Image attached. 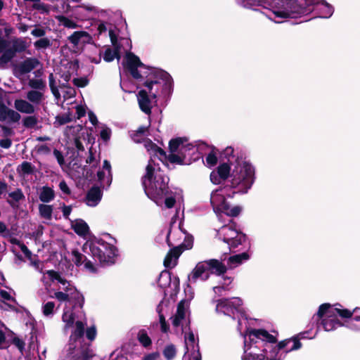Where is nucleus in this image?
Segmentation results:
<instances>
[{"mask_svg":"<svg viewBox=\"0 0 360 360\" xmlns=\"http://www.w3.org/2000/svg\"><path fill=\"white\" fill-rule=\"evenodd\" d=\"M242 305L238 297L221 299L217 301L215 311L232 321L237 319L238 330L244 338L243 360H283L287 353L302 347L296 338L276 344V338L266 330L252 328Z\"/></svg>","mask_w":360,"mask_h":360,"instance_id":"nucleus-1","label":"nucleus"},{"mask_svg":"<svg viewBox=\"0 0 360 360\" xmlns=\"http://www.w3.org/2000/svg\"><path fill=\"white\" fill-rule=\"evenodd\" d=\"M123 65L138 84L143 85L137 94V101L140 109L150 115L153 106L157 103V98L170 91L171 76L162 70L146 66L138 56L130 52L126 53Z\"/></svg>","mask_w":360,"mask_h":360,"instance_id":"nucleus-2","label":"nucleus"},{"mask_svg":"<svg viewBox=\"0 0 360 360\" xmlns=\"http://www.w3.org/2000/svg\"><path fill=\"white\" fill-rule=\"evenodd\" d=\"M242 6L253 8L260 6L267 11L266 15L275 22H282L286 18H304L307 21L310 15L314 18H329L333 7L326 0H237Z\"/></svg>","mask_w":360,"mask_h":360,"instance_id":"nucleus-3","label":"nucleus"},{"mask_svg":"<svg viewBox=\"0 0 360 360\" xmlns=\"http://www.w3.org/2000/svg\"><path fill=\"white\" fill-rule=\"evenodd\" d=\"M144 146L150 155L146 173L142 180L145 193L158 206L172 208L176 203L180 204L183 201V194L179 188L168 190L169 178L157 162L160 161L164 165V161L167 160L166 153L150 140H146Z\"/></svg>","mask_w":360,"mask_h":360,"instance_id":"nucleus-4","label":"nucleus"},{"mask_svg":"<svg viewBox=\"0 0 360 360\" xmlns=\"http://www.w3.org/2000/svg\"><path fill=\"white\" fill-rule=\"evenodd\" d=\"M82 250L85 254L90 255L94 261L76 250L72 251V260L77 266L83 264L84 269L91 273L97 271V262L102 264H113L117 252L114 245L98 239L87 240L84 244Z\"/></svg>","mask_w":360,"mask_h":360,"instance_id":"nucleus-5","label":"nucleus"},{"mask_svg":"<svg viewBox=\"0 0 360 360\" xmlns=\"http://www.w3.org/2000/svg\"><path fill=\"white\" fill-rule=\"evenodd\" d=\"M62 321L64 323V332L71 330L68 355L72 359L70 360H87L92 357L94 353L89 345L84 343L86 321L77 319L73 311L69 308L63 312Z\"/></svg>","mask_w":360,"mask_h":360,"instance_id":"nucleus-6","label":"nucleus"},{"mask_svg":"<svg viewBox=\"0 0 360 360\" xmlns=\"http://www.w3.org/2000/svg\"><path fill=\"white\" fill-rule=\"evenodd\" d=\"M255 181L253 166L243 159H236L230 174V184L237 193H246Z\"/></svg>","mask_w":360,"mask_h":360,"instance_id":"nucleus-7","label":"nucleus"},{"mask_svg":"<svg viewBox=\"0 0 360 360\" xmlns=\"http://www.w3.org/2000/svg\"><path fill=\"white\" fill-rule=\"evenodd\" d=\"M236 193H237L229 185L219 187L212 192L210 202L219 219H221L222 214L229 217H236L241 212L240 207H231L228 202V199L233 198Z\"/></svg>","mask_w":360,"mask_h":360,"instance_id":"nucleus-8","label":"nucleus"},{"mask_svg":"<svg viewBox=\"0 0 360 360\" xmlns=\"http://www.w3.org/2000/svg\"><path fill=\"white\" fill-rule=\"evenodd\" d=\"M226 271V266L217 259H208L198 262L188 276V281L191 283H195L198 281H205L211 274L217 275L224 274Z\"/></svg>","mask_w":360,"mask_h":360,"instance_id":"nucleus-9","label":"nucleus"},{"mask_svg":"<svg viewBox=\"0 0 360 360\" xmlns=\"http://www.w3.org/2000/svg\"><path fill=\"white\" fill-rule=\"evenodd\" d=\"M53 289L55 290V288ZM51 297L60 302H65L63 312L67 308L73 311V308L77 305L82 307L84 302L83 295L67 281H63L56 288V292Z\"/></svg>","mask_w":360,"mask_h":360,"instance_id":"nucleus-10","label":"nucleus"},{"mask_svg":"<svg viewBox=\"0 0 360 360\" xmlns=\"http://www.w3.org/2000/svg\"><path fill=\"white\" fill-rule=\"evenodd\" d=\"M343 309L335 308L329 304H322L317 311L316 316L321 319V324L323 329L327 331H333L341 326H346V323H342L339 316L343 317L342 311Z\"/></svg>","mask_w":360,"mask_h":360,"instance_id":"nucleus-11","label":"nucleus"},{"mask_svg":"<svg viewBox=\"0 0 360 360\" xmlns=\"http://www.w3.org/2000/svg\"><path fill=\"white\" fill-rule=\"evenodd\" d=\"M169 146L171 154L168 160L172 163L183 164L186 157L191 156L197 151L195 145L189 143L186 138L172 139Z\"/></svg>","mask_w":360,"mask_h":360,"instance_id":"nucleus-12","label":"nucleus"},{"mask_svg":"<svg viewBox=\"0 0 360 360\" xmlns=\"http://www.w3.org/2000/svg\"><path fill=\"white\" fill-rule=\"evenodd\" d=\"M169 246H174L179 250H189L193 247V237L184 231L180 225L172 219L169 230L167 234Z\"/></svg>","mask_w":360,"mask_h":360,"instance_id":"nucleus-13","label":"nucleus"},{"mask_svg":"<svg viewBox=\"0 0 360 360\" xmlns=\"http://www.w3.org/2000/svg\"><path fill=\"white\" fill-rule=\"evenodd\" d=\"M217 237L227 244L229 249L237 248L246 243V236L238 231L233 222L222 226L217 231Z\"/></svg>","mask_w":360,"mask_h":360,"instance_id":"nucleus-14","label":"nucleus"},{"mask_svg":"<svg viewBox=\"0 0 360 360\" xmlns=\"http://www.w3.org/2000/svg\"><path fill=\"white\" fill-rule=\"evenodd\" d=\"M170 319L176 333H183L184 329L189 326V313L184 301L178 304L176 313Z\"/></svg>","mask_w":360,"mask_h":360,"instance_id":"nucleus-15","label":"nucleus"},{"mask_svg":"<svg viewBox=\"0 0 360 360\" xmlns=\"http://www.w3.org/2000/svg\"><path fill=\"white\" fill-rule=\"evenodd\" d=\"M183 333L185 334L184 339L186 349L183 360H193L195 353H198L201 358L198 339L195 334L190 330L189 326L187 328H185Z\"/></svg>","mask_w":360,"mask_h":360,"instance_id":"nucleus-16","label":"nucleus"},{"mask_svg":"<svg viewBox=\"0 0 360 360\" xmlns=\"http://www.w3.org/2000/svg\"><path fill=\"white\" fill-rule=\"evenodd\" d=\"M342 315L344 318H350L345 321L346 327L352 330H360V307L354 308L352 311L343 309Z\"/></svg>","mask_w":360,"mask_h":360,"instance_id":"nucleus-17","label":"nucleus"},{"mask_svg":"<svg viewBox=\"0 0 360 360\" xmlns=\"http://www.w3.org/2000/svg\"><path fill=\"white\" fill-rule=\"evenodd\" d=\"M65 281L66 280L63 278L57 272L53 270H49L43 273L41 278V281L44 284L46 289L49 291L51 290L52 285L57 288L61 284V283H63V281Z\"/></svg>","mask_w":360,"mask_h":360,"instance_id":"nucleus-18","label":"nucleus"},{"mask_svg":"<svg viewBox=\"0 0 360 360\" xmlns=\"http://www.w3.org/2000/svg\"><path fill=\"white\" fill-rule=\"evenodd\" d=\"M98 179L103 188H108L112 182L111 166L108 160H104L103 169L97 173Z\"/></svg>","mask_w":360,"mask_h":360,"instance_id":"nucleus-19","label":"nucleus"},{"mask_svg":"<svg viewBox=\"0 0 360 360\" xmlns=\"http://www.w3.org/2000/svg\"><path fill=\"white\" fill-rule=\"evenodd\" d=\"M77 8V15L80 20H86L96 18L97 6L90 4H82Z\"/></svg>","mask_w":360,"mask_h":360,"instance_id":"nucleus-20","label":"nucleus"},{"mask_svg":"<svg viewBox=\"0 0 360 360\" xmlns=\"http://www.w3.org/2000/svg\"><path fill=\"white\" fill-rule=\"evenodd\" d=\"M107 32L108 33L112 44L115 46L117 34L115 30V27L109 21L98 20L97 24V34L101 35Z\"/></svg>","mask_w":360,"mask_h":360,"instance_id":"nucleus-21","label":"nucleus"},{"mask_svg":"<svg viewBox=\"0 0 360 360\" xmlns=\"http://www.w3.org/2000/svg\"><path fill=\"white\" fill-rule=\"evenodd\" d=\"M20 119V115L11 109L8 108L2 102H0V121L9 123L17 122Z\"/></svg>","mask_w":360,"mask_h":360,"instance_id":"nucleus-22","label":"nucleus"},{"mask_svg":"<svg viewBox=\"0 0 360 360\" xmlns=\"http://www.w3.org/2000/svg\"><path fill=\"white\" fill-rule=\"evenodd\" d=\"M169 310V306L167 302L162 301L157 307V312L159 316V323L160 325V330L162 333H167L169 330V326L165 320V313Z\"/></svg>","mask_w":360,"mask_h":360,"instance_id":"nucleus-23","label":"nucleus"},{"mask_svg":"<svg viewBox=\"0 0 360 360\" xmlns=\"http://www.w3.org/2000/svg\"><path fill=\"white\" fill-rule=\"evenodd\" d=\"M91 35L85 31L74 32L69 37L68 41L74 46H78L85 44H89L91 41Z\"/></svg>","mask_w":360,"mask_h":360,"instance_id":"nucleus-24","label":"nucleus"},{"mask_svg":"<svg viewBox=\"0 0 360 360\" xmlns=\"http://www.w3.org/2000/svg\"><path fill=\"white\" fill-rule=\"evenodd\" d=\"M82 128L80 125H75L74 127H68L65 131V135L68 139H74L75 146L78 152L84 151V146L80 140V138L77 136V133L82 130Z\"/></svg>","mask_w":360,"mask_h":360,"instance_id":"nucleus-25","label":"nucleus"},{"mask_svg":"<svg viewBox=\"0 0 360 360\" xmlns=\"http://www.w3.org/2000/svg\"><path fill=\"white\" fill-rule=\"evenodd\" d=\"M102 191L98 187L91 188L86 196V203L88 206H96L102 198Z\"/></svg>","mask_w":360,"mask_h":360,"instance_id":"nucleus-26","label":"nucleus"},{"mask_svg":"<svg viewBox=\"0 0 360 360\" xmlns=\"http://www.w3.org/2000/svg\"><path fill=\"white\" fill-rule=\"evenodd\" d=\"M71 227L77 235L82 237L86 236L89 233L88 224L81 219L71 221Z\"/></svg>","mask_w":360,"mask_h":360,"instance_id":"nucleus-27","label":"nucleus"},{"mask_svg":"<svg viewBox=\"0 0 360 360\" xmlns=\"http://www.w3.org/2000/svg\"><path fill=\"white\" fill-rule=\"evenodd\" d=\"M184 250L174 248L166 255L164 260V265L167 268H173L177 264V260Z\"/></svg>","mask_w":360,"mask_h":360,"instance_id":"nucleus-28","label":"nucleus"},{"mask_svg":"<svg viewBox=\"0 0 360 360\" xmlns=\"http://www.w3.org/2000/svg\"><path fill=\"white\" fill-rule=\"evenodd\" d=\"M234 163L235 161L233 162L229 159V162L221 164L218 167L217 170L215 172L218 174L220 179L225 180L229 176L230 177Z\"/></svg>","mask_w":360,"mask_h":360,"instance_id":"nucleus-29","label":"nucleus"},{"mask_svg":"<svg viewBox=\"0 0 360 360\" xmlns=\"http://www.w3.org/2000/svg\"><path fill=\"white\" fill-rule=\"evenodd\" d=\"M14 107L18 111L25 114H32L35 110L33 105L22 99L15 100Z\"/></svg>","mask_w":360,"mask_h":360,"instance_id":"nucleus-30","label":"nucleus"},{"mask_svg":"<svg viewBox=\"0 0 360 360\" xmlns=\"http://www.w3.org/2000/svg\"><path fill=\"white\" fill-rule=\"evenodd\" d=\"M39 64L37 59L27 58L19 65L18 70L21 74H26L36 68Z\"/></svg>","mask_w":360,"mask_h":360,"instance_id":"nucleus-31","label":"nucleus"},{"mask_svg":"<svg viewBox=\"0 0 360 360\" xmlns=\"http://www.w3.org/2000/svg\"><path fill=\"white\" fill-rule=\"evenodd\" d=\"M250 258V255L247 252H243L240 254H238L233 256H231L229 258L228 260V266L230 269H233L241 264L243 262L248 260Z\"/></svg>","mask_w":360,"mask_h":360,"instance_id":"nucleus-32","label":"nucleus"},{"mask_svg":"<svg viewBox=\"0 0 360 360\" xmlns=\"http://www.w3.org/2000/svg\"><path fill=\"white\" fill-rule=\"evenodd\" d=\"M39 198L43 202H49L55 198L54 191L50 187L43 186L39 191Z\"/></svg>","mask_w":360,"mask_h":360,"instance_id":"nucleus-33","label":"nucleus"},{"mask_svg":"<svg viewBox=\"0 0 360 360\" xmlns=\"http://www.w3.org/2000/svg\"><path fill=\"white\" fill-rule=\"evenodd\" d=\"M113 46L115 49L113 51L110 49H107L104 53L103 59L106 62H111L115 58H117L118 60L120 59V50L117 45V39H116L115 46Z\"/></svg>","mask_w":360,"mask_h":360,"instance_id":"nucleus-34","label":"nucleus"},{"mask_svg":"<svg viewBox=\"0 0 360 360\" xmlns=\"http://www.w3.org/2000/svg\"><path fill=\"white\" fill-rule=\"evenodd\" d=\"M158 283V285L163 289L171 287L172 278L169 272L167 271H162L159 276Z\"/></svg>","mask_w":360,"mask_h":360,"instance_id":"nucleus-35","label":"nucleus"},{"mask_svg":"<svg viewBox=\"0 0 360 360\" xmlns=\"http://www.w3.org/2000/svg\"><path fill=\"white\" fill-rule=\"evenodd\" d=\"M176 347L172 343L166 345L162 349V354L166 360H173L176 357Z\"/></svg>","mask_w":360,"mask_h":360,"instance_id":"nucleus-36","label":"nucleus"},{"mask_svg":"<svg viewBox=\"0 0 360 360\" xmlns=\"http://www.w3.org/2000/svg\"><path fill=\"white\" fill-rule=\"evenodd\" d=\"M53 210V208L52 205L46 204H40L39 205V212L41 217L46 220L51 219Z\"/></svg>","mask_w":360,"mask_h":360,"instance_id":"nucleus-37","label":"nucleus"},{"mask_svg":"<svg viewBox=\"0 0 360 360\" xmlns=\"http://www.w3.org/2000/svg\"><path fill=\"white\" fill-rule=\"evenodd\" d=\"M28 85L36 91H44L46 87V81L41 78L30 79Z\"/></svg>","mask_w":360,"mask_h":360,"instance_id":"nucleus-38","label":"nucleus"},{"mask_svg":"<svg viewBox=\"0 0 360 360\" xmlns=\"http://www.w3.org/2000/svg\"><path fill=\"white\" fill-rule=\"evenodd\" d=\"M44 91L31 90L27 94V98L32 103L39 104L44 99Z\"/></svg>","mask_w":360,"mask_h":360,"instance_id":"nucleus-39","label":"nucleus"},{"mask_svg":"<svg viewBox=\"0 0 360 360\" xmlns=\"http://www.w3.org/2000/svg\"><path fill=\"white\" fill-rule=\"evenodd\" d=\"M8 196L11 199L7 200V202L12 207L17 206V204L19 202V201L25 198L20 189H17L16 191L10 193Z\"/></svg>","mask_w":360,"mask_h":360,"instance_id":"nucleus-40","label":"nucleus"},{"mask_svg":"<svg viewBox=\"0 0 360 360\" xmlns=\"http://www.w3.org/2000/svg\"><path fill=\"white\" fill-rule=\"evenodd\" d=\"M55 303L53 302H47L42 305V313L44 316L51 318L55 314Z\"/></svg>","mask_w":360,"mask_h":360,"instance_id":"nucleus-41","label":"nucleus"},{"mask_svg":"<svg viewBox=\"0 0 360 360\" xmlns=\"http://www.w3.org/2000/svg\"><path fill=\"white\" fill-rule=\"evenodd\" d=\"M112 14L113 13L110 10L101 9L97 7L96 18H98V20L110 21Z\"/></svg>","mask_w":360,"mask_h":360,"instance_id":"nucleus-42","label":"nucleus"},{"mask_svg":"<svg viewBox=\"0 0 360 360\" xmlns=\"http://www.w3.org/2000/svg\"><path fill=\"white\" fill-rule=\"evenodd\" d=\"M58 20L60 25L64 26L65 27L69 29H76L79 27L77 23L72 19H70L65 16H58Z\"/></svg>","mask_w":360,"mask_h":360,"instance_id":"nucleus-43","label":"nucleus"},{"mask_svg":"<svg viewBox=\"0 0 360 360\" xmlns=\"http://www.w3.org/2000/svg\"><path fill=\"white\" fill-rule=\"evenodd\" d=\"M137 338L139 342L145 347H149L152 343L151 339L145 330H139Z\"/></svg>","mask_w":360,"mask_h":360,"instance_id":"nucleus-44","label":"nucleus"},{"mask_svg":"<svg viewBox=\"0 0 360 360\" xmlns=\"http://www.w3.org/2000/svg\"><path fill=\"white\" fill-rule=\"evenodd\" d=\"M217 155L218 152L214 149H212L207 155L205 158V164L207 167H212L216 165L217 162Z\"/></svg>","mask_w":360,"mask_h":360,"instance_id":"nucleus-45","label":"nucleus"},{"mask_svg":"<svg viewBox=\"0 0 360 360\" xmlns=\"http://www.w3.org/2000/svg\"><path fill=\"white\" fill-rule=\"evenodd\" d=\"M60 89L61 92L63 94L65 99L72 98L75 95V90L70 86H66L65 83H61L60 84Z\"/></svg>","mask_w":360,"mask_h":360,"instance_id":"nucleus-46","label":"nucleus"},{"mask_svg":"<svg viewBox=\"0 0 360 360\" xmlns=\"http://www.w3.org/2000/svg\"><path fill=\"white\" fill-rule=\"evenodd\" d=\"M100 128H101V130H100L101 139L103 141L108 142L110 139L111 134H112V131H111L110 128L107 127L105 124H101Z\"/></svg>","mask_w":360,"mask_h":360,"instance_id":"nucleus-47","label":"nucleus"},{"mask_svg":"<svg viewBox=\"0 0 360 360\" xmlns=\"http://www.w3.org/2000/svg\"><path fill=\"white\" fill-rule=\"evenodd\" d=\"M49 86L50 89L56 98H59L60 93L56 85V81L53 73H51L49 76Z\"/></svg>","mask_w":360,"mask_h":360,"instance_id":"nucleus-48","label":"nucleus"},{"mask_svg":"<svg viewBox=\"0 0 360 360\" xmlns=\"http://www.w3.org/2000/svg\"><path fill=\"white\" fill-rule=\"evenodd\" d=\"M223 280L224 283L221 285L213 288L214 293H221L222 290H228L229 289V285L231 283V278H223Z\"/></svg>","mask_w":360,"mask_h":360,"instance_id":"nucleus-49","label":"nucleus"},{"mask_svg":"<svg viewBox=\"0 0 360 360\" xmlns=\"http://www.w3.org/2000/svg\"><path fill=\"white\" fill-rule=\"evenodd\" d=\"M51 45V41L48 38H41L34 44V46L37 49H46Z\"/></svg>","mask_w":360,"mask_h":360,"instance_id":"nucleus-50","label":"nucleus"},{"mask_svg":"<svg viewBox=\"0 0 360 360\" xmlns=\"http://www.w3.org/2000/svg\"><path fill=\"white\" fill-rule=\"evenodd\" d=\"M19 169L22 174H30L33 172V167L30 162H23L19 167Z\"/></svg>","mask_w":360,"mask_h":360,"instance_id":"nucleus-51","label":"nucleus"},{"mask_svg":"<svg viewBox=\"0 0 360 360\" xmlns=\"http://www.w3.org/2000/svg\"><path fill=\"white\" fill-rule=\"evenodd\" d=\"M37 123V119L34 116H28L23 119V125L27 128H33Z\"/></svg>","mask_w":360,"mask_h":360,"instance_id":"nucleus-52","label":"nucleus"},{"mask_svg":"<svg viewBox=\"0 0 360 360\" xmlns=\"http://www.w3.org/2000/svg\"><path fill=\"white\" fill-rule=\"evenodd\" d=\"M14 56V51L11 49L5 50L4 53L0 58V61L3 63H6L11 60V59Z\"/></svg>","mask_w":360,"mask_h":360,"instance_id":"nucleus-53","label":"nucleus"},{"mask_svg":"<svg viewBox=\"0 0 360 360\" xmlns=\"http://www.w3.org/2000/svg\"><path fill=\"white\" fill-rule=\"evenodd\" d=\"M55 124L63 125L71 121L72 118L69 115H58L56 117Z\"/></svg>","mask_w":360,"mask_h":360,"instance_id":"nucleus-54","label":"nucleus"},{"mask_svg":"<svg viewBox=\"0 0 360 360\" xmlns=\"http://www.w3.org/2000/svg\"><path fill=\"white\" fill-rule=\"evenodd\" d=\"M233 152H234V150L232 147H227L224 150V155L226 158H227L228 160L229 159L234 162L236 160V159H240V158H236L233 155Z\"/></svg>","mask_w":360,"mask_h":360,"instance_id":"nucleus-55","label":"nucleus"},{"mask_svg":"<svg viewBox=\"0 0 360 360\" xmlns=\"http://www.w3.org/2000/svg\"><path fill=\"white\" fill-rule=\"evenodd\" d=\"M142 360H162L160 354L158 352H154L152 353H149L146 354Z\"/></svg>","mask_w":360,"mask_h":360,"instance_id":"nucleus-56","label":"nucleus"},{"mask_svg":"<svg viewBox=\"0 0 360 360\" xmlns=\"http://www.w3.org/2000/svg\"><path fill=\"white\" fill-rule=\"evenodd\" d=\"M73 83L78 87H84L88 84L89 81L86 77L75 78Z\"/></svg>","mask_w":360,"mask_h":360,"instance_id":"nucleus-57","label":"nucleus"},{"mask_svg":"<svg viewBox=\"0 0 360 360\" xmlns=\"http://www.w3.org/2000/svg\"><path fill=\"white\" fill-rule=\"evenodd\" d=\"M53 155L55 158H56L58 163L59 165L63 167L65 165V159L61 152L58 150L57 149H55L53 150Z\"/></svg>","mask_w":360,"mask_h":360,"instance_id":"nucleus-58","label":"nucleus"},{"mask_svg":"<svg viewBox=\"0 0 360 360\" xmlns=\"http://www.w3.org/2000/svg\"><path fill=\"white\" fill-rule=\"evenodd\" d=\"M86 336L90 340L92 341L96 336V330L94 326L89 327L86 330Z\"/></svg>","mask_w":360,"mask_h":360,"instance_id":"nucleus-59","label":"nucleus"},{"mask_svg":"<svg viewBox=\"0 0 360 360\" xmlns=\"http://www.w3.org/2000/svg\"><path fill=\"white\" fill-rule=\"evenodd\" d=\"M31 34L35 37H42L46 34V31L44 28L35 27L31 32Z\"/></svg>","mask_w":360,"mask_h":360,"instance_id":"nucleus-60","label":"nucleus"},{"mask_svg":"<svg viewBox=\"0 0 360 360\" xmlns=\"http://www.w3.org/2000/svg\"><path fill=\"white\" fill-rule=\"evenodd\" d=\"M0 234L4 237H7L10 235V231L6 224L0 221Z\"/></svg>","mask_w":360,"mask_h":360,"instance_id":"nucleus-61","label":"nucleus"},{"mask_svg":"<svg viewBox=\"0 0 360 360\" xmlns=\"http://www.w3.org/2000/svg\"><path fill=\"white\" fill-rule=\"evenodd\" d=\"M37 153L39 154L46 155L51 151L50 148L47 145H40L37 147Z\"/></svg>","mask_w":360,"mask_h":360,"instance_id":"nucleus-62","label":"nucleus"},{"mask_svg":"<svg viewBox=\"0 0 360 360\" xmlns=\"http://www.w3.org/2000/svg\"><path fill=\"white\" fill-rule=\"evenodd\" d=\"M0 297L6 301H14V298L10 292L4 290H0Z\"/></svg>","mask_w":360,"mask_h":360,"instance_id":"nucleus-63","label":"nucleus"},{"mask_svg":"<svg viewBox=\"0 0 360 360\" xmlns=\"http://www.w3.org/2000/svg\"><path fill=\"white\" fill-rule=\"evenodd\" d=\"M223 179L219 178L218 174L215 171H213V172H211V174H210V181L213 184H219L221 183V181Z\"/></svg>","mask_w":360,"mask_h":360,"instance_id":"nucleus-64","label":"nucleus"}]
</instances>
